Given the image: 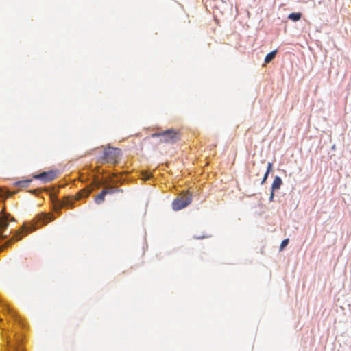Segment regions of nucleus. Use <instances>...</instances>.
<instances>
[{
	"instance_id": "nucleus-1",
	"label": "nucleus",
	"mask_w": 351,
	"mask_h": 351,
	"mask_svg": "<svg viewBox=\"0 0 351 351\" xmlns=\"http://www.w3.org/2000/svg\"><path fill=\"white\" fill-rule=\"evenodd\" d=\"M38 221L36 224H33L30 227L23 226L21 232H16L12 237L16 241H19L23 237L22 233L27 234L29 232H32L38 228L39 226H44L54 219L53 216L42 214L37 217Z\"/></svg>"
},
{
	"instance_id": "nucleus-2",
	"label": "nucleus",
	"mask_w": 351,
	"mask_h": 351,
	"mask_svg": "<svg viewBox=\"0 0 351 351\" xmlns=\"http://www.w3.org/2000/svg\"><path fill=\"white\" fill-rule=\"evenodd\" d=\"M192 201V195L186 192L180 194L174 199L172 204V207L174 210H180L184 208L191 204Z\"/></svg>"
},
{
	"instance_id": "nucleus-3",
	"label": "nucleus",
	"mask_w": 351,
	"mask_h": 351,
	"mask_svg": "<svg viewBox=\"0 0 351 351\" xmlns=\"http://www.w3.org/2000/svg\"><path fill=\"white\" fill-rule=\"evenodd\" d=\"M8 217L4 215H0V240L7 238L12 231L8 229L9 226ZM3 245L0 246V249Z\"/></svg>"
},
{
	"instance_id": "nucleus-4",
	"label": "nucleus",
	"mask_w": 351,
	"mask_h": 351,
	"mask_svg": "<svg viewBox=\"0 0 351 351\" xmlns=\"http://www.w3.org/2000/svg\"><path fill=\"white\" fill-rule=\"evenodd\" d=\"M119 149L109 147L104 151L105 159L108 162H115L119 157Z\"/></svg>"
},
{
	"instance_id": "nucleus-5",
	"label": "nucleus",
	"mask_w": 351,
	"mask_h": 351,
	"mask_svg": "<svg viewBox=\"0 0 351 351\" xmlns=\"http://www.w3.org/2000/svg\"><path fill=\"white\" fill-rule=\"evenodd\" d=\"M117 191L116 187L114 186H108L107 188H105L102 190V191L97 195L95 198V201L97 204H101L102 202H104L105 199V196L108 193H113Z\"/></svg>"
},
{
	"instance_id": "nucleus-6",
	"label": "nucleus",
	"mask_w": 351,
	"mask_h": 351,
	"mask_svg": "<svg viewBox=\"0 0 351 351\" xmlns=\"http://www.w3.org/2000/svg\"><path fill=\"white\" fill-rule=\"evenodd\" d=\"M159 136V134H157ZM163 139L162 141L167 143H173L177 140V133L173 130H167L162 134H160Z\"/></svg>"
},
{
	"instance_id": "nucleus-7",
	"label": "nucleus",
	"mask_w": 351,
	"mask_h": 351,
	"mask_svg": "<svg viewBox=\"0 0 351 351\" xmlns=\"http://www.w3.org/2000/svg\"><path fill=\"white\" fill-rule=\"evenodd\" d=\"M56 176V173L53 171H44L40 174H38L34 176L36 179L41 180L44 182H49L53 180Z\"/></svg>"
},
{
	"instance_id": "nucleus-8",
	"label": "nucleus",
	"mask_w": 351,
	"mask_h": 351,
	"mask_svg": "<svg viewBox=\"0 0 351 351\" xmlns=\"http://www.w3.org/2000/svg\"><path fill=\"white\" fill-rule=\"evenodd\" d=\"M282 182L280 177L276 176L274 178V180L273 182L271 189L272 191L278 190L280 188V186L282 185Z\"/></svg>"
},
{
	"instance_id": "nucleus-9",
	"label": "nucleus",
	"mask_w": 351,
	"mask_h": 351,
	"mask_svg": "<svg viewBox=\"0 0 351 351\" xmlns=\"http://www.w3.org/2000/svg\"><path fill=\"white\" fill-rule=\"evenodd\" d=\"M276 53V50L272 51L270 53H269L265 58V63L268 64L271 62L275 58Z\"/></svg>"
},
{
	"instance_id": "nucleus-10",
	"label": "nucleus",
	"mask_w": 351,
	"mask_h": 351,
	"mask_svg": "<svg viewBox=\"0 0 351 351\" xmlns=\"http://www.w3.org/2000/svg\"><path fill=\"white\" fill-rule=\"evenodd\" d=\"M302 17V14L300 12H293L288 16V19L293 21H298Z\"/></svg>"
},
{
	"instance_id": "nucleus-11",
	"label": "nucleus",
	"mask_w": 351,
	"mask_h": 351,
	"mask_svg": "<svg viewBox=\"0 0 351 351\" xmlns=\"http://www.w3.org/2000/svg\"><path fill=\"white\" fill-rule=\"evenodd\" d=\"M31 182V180H26L23 181H19L16 182V186L21 188L28 187Z\"/></svg>"
},
{
	"instance_id": "nucleus-12",
	"label": "nucleus",
	"mask_w": 351,
	"mask_h": 351,
	"mask_svg": "<svg viewBox=\"0 0 351 351\" xmlns=\"http://www.w3.org/2000/svg\"><path fill=\"white\" fill-rule=\"evenodd\" d=\"M288 243H289V239H284L280 244V250H282L288 245Z\"/></svg>"
},
{
	"instance_id": "nucleus-13",
	"label": "nucleus",
	"mask_w": 351,
	"mask_h": 351,
	"mask_svg": "<svg viewBox=\"0 0 351 351\" xmlns=\"http://www.w3.org/2000/svg\"><path fill=\"white\" fill-rule=\"evenodd\" d=\"M143 179L149 180V179H150L152 176L149 173H145L144 174H143Z\"/></svg>"
},
{
	"instance_id": "nucleus-14",
	"label": "nucleus",
	"mask_w": 351,
	"mask_h": 351,
	"mask_svg": "<svg viewBox=\"0 0 351 351\" xmlns=\"http://www.w3.org/2000/svg\"><path fill=\"white\" fill-rule=\"evenodd\" d=\"M268 176H269V173L268 172H265V173L264 175V177H263V180L261 182L262 184L265 182L266 180L267 179Z\"/></svg>"
},
{
	"instance_id": "nucleus-15",
	"label": "nucleus",
	"mask_w": 351,
	"mask_h": 351,
	"mask_svg": "<svg viewBox=\"0 0 351 351\" xmlns=\"http://www.w3.org/2000/svg\"><path fill=\"white\" fill-rule=\"evenodd\" d=\"M271 169H272V163L268 162V164H267V169L266 172H268L269 173L270 171H271Z\"/></svg>"
},
{
	"instance_id": "nucleus-16",
	"label": "nucleus",
	"mask_w": 351,
	"mask_h": 351,
	"mask_svg": "<svg viewBox=\"0 0 351 351\" xmlns=\"http://www.w3.org/2000/svg\"><path fill=\"white\" fill-rule=\"evenodd\" d=\"M90 193V191H82V195L83 197H87L89 195V194Z\"/></svg>"
},
{
	"instance_id": "nucleus-17",
	"label": "nucleus",
	"mask_w": 351,
	"mask_h": 351,
	"mask_svg": "<svg viewBox=\"0 0 351 351\" xmlns=\"http://www.w3.org/2000/svg\"><path fill=\"white\" fill-rule=\"evenodd\" d=\"M274 191H272V190H271V193L270 197H269V199H270V200H271V201L273 199L274 196Z\"/></svg>"
},
{
	"instance_id": "nucleus-18",
	"label": "nucleus",
	"mask_w": 351,
	"mask_h": 351,
	"mask_svg": "<svg viewBox=\"0 0 351 351\" xmlns=\"http://www.w3.org/2000/svg\"><path fill=\"white\" fill-rule=\"evenodd\" d=\"M8 194L7 195V197H9L12 196V195H13V194H12V193H11L10 192H8Z\"/></svg>"
},
{
	"instance_id": "nucleus-19",
	"label": "nucleus",
	"mask_w": 351,
	"mask_h": 351,
	"mask_svg": "<svg viewBox=\"0 0 351 351\" xmlns=\"http://www.w3.org/2000/svg\"><path fill=\"white\" fill-rule=\"evenodd\" d=\"M82 197H83V196L81 195V197H79V199H81Z\"/></svg>"
}]
</instances>
